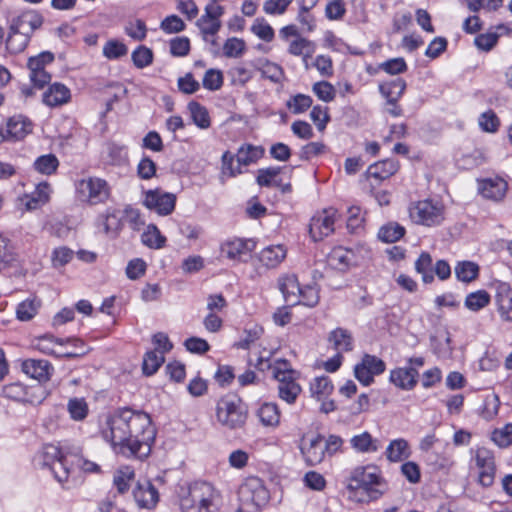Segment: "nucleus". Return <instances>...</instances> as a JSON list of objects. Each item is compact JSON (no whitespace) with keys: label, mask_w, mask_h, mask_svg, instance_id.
Listing matches in <instances>:
<instances>
[{"label":"nucleus","mask_w":512,"mask_h":512,"mask_svg":"<svg viewBox=\"0 0 512 512\" xmlns=\"http://www.w3.org/2000/svg\"><path fill=\"white\" fill-rule=\"evenodd\" d=\"M328 343L336 353L349 352L353 349L354 340L352 334L341 327L333 329L328 335Z\"/></svg>","instance_id":"f704fd0d"},{"label":"nucleus","mask_w":512,"mask_h":512,"mask_svg":"<svg viewBox=\"0 0 512 512\" xmlns=\"http://www.w3.org/2000/svg\"><path fill=\"white\" fill-rule=\"evenodd\" d=\"M59 166L58 158L52 154H44L37 157L33 162V168L36 172L42 175H52L56 172Z\"/></svg>","instance_id":"de8ad7c7"},{"label":"nucleus","mask_w":512,"mask_h":512,"mask_svg":"<svg viewBox=\"0 0 512 512\" xmlns=\"http://www.w3.org/2000/svg\"><path fill=\"white\" fill-rule=\"evenodd\" d=\"M238 500L247 512H256L265 507L270 500V492L264 481L256 476H249L240 484Z\"/></svg>","instance_id":"6e6552de"},{"label":"nucleus","mask_w":512,"mask_h":512,"mask_svg":"<svg viewBox=\"0 0 512 512\" xmlns=\"http://www.w3.org/2000/svg\"><path fill=\"white\" fill-rule=\"evenodd\" d=\"M414 266L416 272L421 275L423 283L430 284L434 281L433 260L428 252H422Z\"/></svg>","instance_id":"a18cd8bd"},{"label":"nucleus","mask_w":512,"mask_h":512,"mask_svg":"<svg viewBox=\"0 0 512 512\" xmlns=\"http://www.w3.org/2000/svg\"><path fill=\"white\" fill-rule=\"evenodd\" d=\"M180 512H219L222 496L211 483L196 481L179 495Z\"/></svg>","instance_id":"7ed1b4c3"},{"label":"nucleus","mask_w":512,"mask_h":512,"mask_svg":"<svg viewBox=\"0 0 512 512\" xmlns=\"http://www.w3.org/2000/svg\"><path fill=\"white\" fill-rule=\"evenodd\" d=\"M77 198L89 205L103 204L111 196V187L100 177L90 176L79 180L75 185Z\"/></svg>","instance_id":"9b49d317"},{"label":"nucleus","mask_w":512,"mask_h":512,"mask_svg":"<svg viewBox=\"0 0 512 512\" xmlns=\"http://www.w3.org/2000/svg\"><path fill=\"white\" fill-rule=\"evenodd\" d=\"M405 234V228L398 223L383 225L378 231V238L385 243H393L401 239Z\"/></svg>","instance_id":"4d7b16f0"},{"label":"nucleus","mask_w":512,"mask_h":512,"mask_svg":"<svg viewBox=\"0 0 512 512\" xmlns=\"http://www.w3.org/2000/svg\"><path fill=\"white\" fill-rule=\"evenodd\" d=\"M406 89V82L397 78L379 85V90L388 103H396Z\"/></svg>","instance_id":"a19ab883"},{"label":"nucleus","mask_w":512,"mask_h":512,"mask_svg":"<svg viewBox=\"0 0 512 512\" xmlns=\"http://www.w3.org/2000/svg\"><path fill=\"white\" fill-rule=\"evenodd\" d=\"M495 302L502 320L512 322V287L508 283H498Z\"/></svg>","instance_id":"bb28decb"},{"label":"nucleus","mask_w":512,"mask_h":512,"mask_svg":"<svg viewBox=\"0 0 512 512\" xmlns=\"http://www.w3.org/2000/svg\"><path fill=\"white\" fill-rule=\"evenodd\" d=\"M478 125L483 132L495 133L500 127V119L492 109H488L479 115Z\"/></svg>","instance_id":"0e129e2a"},{"label":"nucleus","mask_w":512,"mask_h":512,"mask_svg":"<svg viewBox=\"0 0 512 512\" xmlns=\"http://www.w3.org/2000/svg\"><path fill=\"white\" fill-rule=\"evenodd\" d=\"M33 130L34 122L28 116L22 113L14 114L7 118L4 125L0 126V144L23 141L32 134Z\"/></svg>","instance_id":"4468645a"},{"label":"nucleus","mask_w":512,"mask_h":512,"mask_svg":"<svg viewBox=\"0 0 512 512\" xmlns=\"http://www.w3.org/2000/svg\"><path fill=\"white\" fill-rule=\"evenodd\" d=\"M30 41V35L27 31H22L18 26L12 23L6 39V49L10 54H19L23 52Z\"/></svg>","instance_id":"c9c22d12"},{"label":"nucleus","mask_w":512,"mask_h":512,"mask_svg":"<svg viewBox=\"0 0 512 512\" xmlns=\"http://www.w3.org/2000/svg\"><path fill=\"white\" fill-rule=\"evenodd\" d=\"M333 391L334 385L328 376H317L310 381V396L320 403V411L325 414L333 412L336 409L334 400L330 398Z\"/></svg>","instance_id":"dca6fc26"},{"label":"nucleus","mask_w":512,"mask_h":512,"mask_svg":"<svg viewBox=\"0 0 512 512\" xmlns=\"http://www.w3.org/2000/svg\"><path fill=\"white\" fill-rule=\"evenodd\" d=\"M304 487L315 492H322L327 486L325 476L315 470L307 471L302 478Z\"/></svg>","instance_id":"bf43d9fd"},{"label":"nucleus","mask_w":512,"mask_h":512,"mask_svg":"<svg viewBox=\"0 0 512 512\" xmlns=\"http://www.w3.org/2000/svg\"><path fill=\"white\" fill-rule=\"evenodd\" d=\"M34 394L33 388H29L20 382L10 383L2 388V395L5 398L30 404L40 403L42 399H36Z\"/></svg>","instance_id":"c85d7f7f"},{"label":"nucleus","mask_w":512,"mask_h":512,"mask_svg":"<svg viewBox=\"0 0 512 512\" xmlns=\"http://www.w3.org/2000/svg\"><path fill=\"white\" fill-rule=\"evenodd\" d=\"M469 473L478 485L491 487L496 478L497 466L494 452L485 446L470 449Z\"/></svg>","instance_id":"423d86ee"},{"label":"nucleus","mask_w":512,"mask_h":512,"mask_svg":"<svg viewBox=\"0 0 512 512\" xmlns=\"http://www.w3.org/2000/svg\"><path fill=\"white\" fill-rule=\"evenodd\" d=\"M187 110L195 126L205 130L211 126V118L208 109L196 101L187 104Z\"/></svg>","instance_id":"ea45409f"},{"label":"nucleus","mask_w":512,"mask_h":512,"mask_svg":"<svg viewBox=\"0 0 512 512\" xmlns=\"http://www.w3.org/2000/svg\"><path fill=\"white\" fill-rule=\"evenodd\" d=\"M71 100V91L63 83L54 82L44 91L42 101L48 107H58Z\"/></svg>","instance_id":"cd10ccee"},{"label":"nucleus","mask_w":512,"mask_h":512,"mask_svg":"<svg viewBox=\"0 0 512 512\" xmlns=\"http://www.w3.org/2000/svg\"><path fill=\"white\" fill-rule=\"evenodd\" d=\"M313 100L309 95L298 93L286 102L287 108L293 114H302L312 106Z\"/></svg>","instance_id":"e2e57ef3"},{"label":"nucleus","mask_w":512,"mask_h":512,"mask_svg":"<svg viewBox=\"0 0 512 512\" xmlns=\"http://www.w3.org/2000/svg\"><path fill=\"white\" fill-rule=\"evenodd\" d=\"M367 252L364 245H357L353 248L336 246L328 254L327 263L332 269L345 272L351 267L357 266Z\"/></svg>","instance_id":"ddd939ff"},{"label":"nucleus","mask_w":512,"mask_h":512,"mask_svg":"<svg viewBox=\"0 0 512 512\" xmlns=\"http://www.w3.org/2000/svg\"><path fill=\"white\" fill-rule=\"evenodd\" d=\"M491 441L499 448H506L512 444V423L496 428L491 432Z\"/></svg>","instance_id":"338daca9"},{"label":"nucleus","mask_w":512,"mask_h":512,"mask_svg":"<svg viewBox=\"0 0 512 512\" xmlns=\"http://www.w3.org/2000/svg\"><path fill=\"white\" fill-rule=\"evenodd\" d=\"M0 257L1 263L8 266H18L20 258L18 253L14 251L11 240L0 232Z\"/></svg>","instance_id":"09e8293b"},{"label":"nucleus","mask_w":512,"mask_h":512,"mask_svg":"<svg viewBox=\"0 0 512 512\" xmlns=\"http://www.w3.org/2000/svg\"><path fill=\"white\" fill-rule=\"evenodd\" d=\"M351 448L361 454H372L380 449V441L368 431L353 435L349 440Z\"/></svg>","instance_id":"473e14b6"},{"label":"nucleus","mask_w":512,"mask_h":512,"mask_svg":"<svg viewBox=\"0 0 512 512\" xmlns=\"http://www.w3.org/2000/svg\"><path fill=\"white\" fill-rule=\"evenodd\" d=\"M386 490V480L375 465L356 467L348 479L349 498L357 503L377 500Z\"/></svg>","instance_id":"f03ea898"},{"label":"nucleus","mask_w":512,"mask_h":512,"mask_svg":"<svg viewBox=\"0 0 512 512\" xmlns=\"http://www.w3.org/2000/svg\"><path fill=\"white\" fill-rule=\"evenodd\" d=\"M412 454L409 442L402 437L392 439L386 449L385 456L388 462L398 463L408 459Z\"/></svg>","instance_id":"72a5a7b5"},{"label":"nucleus","mask_w":512,"mask_h":512,"mask_svg":"<svg viewBox=\"0 0 512 512\" xmlns=\"http://www.w3.org/2000/svg\"><path fill=\"white\" fill-rule=\"evenodd\" d=\"M478 193L486 200L501 202L508 191V182L505 178L495 175L477 179Z\"/></svg>","instance_id":"aec40b11"},{"label":"nucleus","mask_w":512,"mask_h":512,"mask_svg":"<svg viewBox=\"0 0 512 512\" xmlns=\"http://www.w3.org/2000/svg\"><path fill=\"white\" fill-rule=\"evenodd\" d=\"M297 305L314 307L319 302V290L315 284L301 286V292L297 294Z\"/></svg>","instance_id":"680f3d73"},{"label":"nucleus","mask_w":512,"mask_h":512,"mask_svg":"<svg viewBox=\"0 0 512 512\" xmlns=\"http://www.w3.org/2000/svg\"><path fill=\"white\" fill-rule=\"evenodd\" d=\"M52 188L46 181H42L35 186L30 193H24L17 198L18 204L22 207V212L34 211L40 209L50 201Z\"/></svg>","instance_id":"412c9836"},{"label":"nucleus","mask_w":512,"mask_h":512,"mask_svg":"<svg viewBox=\"0 0 512 512\" xmlns=\"http://www.w3.org/2000/svg\"><path fill=\"white\" fill-rule=\"evenodd\" d=\"M131 60L136 68L144 69L153 63L154 53L149 47L139 45L132 51Z\"/></svg>","instance_id":"6e6d98bb"},{"label":"nucleus","mask_w":512,"mask_h":512,"mask_svg":"<svg viewBox=\"0 0 512 512\" xmlns=\"http://www.w3.org/2000/svg\"><path fill=\"white\" fill-rule=\"evenodd\" d=\"M257 242L253 238L228 237L219 246L220 256L234 264L247 263L255 251Z\"/></svg>","instance_id":"f8f14e48"},{"label":"nucleus","mask_w":512,"mask_h":512,"mask_svg":"<svg viewBox=\"0 0 512 512\" xmlns=\"http://www.w3.org/2000/svg\"><path fill=\"white\" fill-rule=\"evenodd\" d=\"M257 416L263 426L276 428L280 424L281 413L276 403H262L257 410Z\"/></svg>","instance_id":"4c0bfd02"},{"label":"nucleus","mask_w":512,"mask_h":512,"mask_svg":"<svg viewBox=\"0 0 512 512\" xmlns=\"http://www.w3.org/2000/svg\"><path fill=\"white\" fill-rule=\"evenodd\" d=\"M454 272L458 281L469 283L477 278L479 266L472 261H460L456 264Z\"/></svg>","instance_id":"8fccbe9b"},{"label":"nucleus","mask_w":512,"mask_h":512,"mask_svg":"<svg viewBox=\"0 0 512 512\" xmlns=\"http://www.w3.org/2000/svg\"><path fill=\"white\" fill-rule=\"evenodd\" d=\"M298 378L278 383V396L287 404H294L300 395L302 388L297 382Z\"/></svg>","instance_id":"37998d69"},{"label":"nucleus","mask_w":512,"mask_h":512,"mask_svg":"<svg viewBox=\"0 0 512 512\" xmlns=\"http://www.w3.org/2000/svg\"><path fill=\"white\" fill-rule=\"evenodd\" d=\"M316 51V45L313 41L300 36L288 41L287 52L295 57H300L302 62L307 66L308 60Z\"/></svg>","instance_id":"2f4dec72"},{"label":"nucleus","mask_w":512,"mask_h":512,"mask_svg":"<svg viewBox=\"0 0 512 512\" xmlns=\"http://www.w3.org/2000/svg\"><path fill=\"white\" fill-rule=\"evenodd\" d=\"M133 497L140 508L152 509L159 501V492L149 480L138 481Z\"/></svg>","instance_id":"b1692460"},{"label":"nucleus","mask_w":512,"mask_h":512,"mask_svg":"<svg viewBox=\"0 0 512 512\" xmlns=\"http://www.w3.org/2000/svg\"><path fill=\"white\" fill-rule=\"evenodd\" d=\"M41 306V301L37 297H28L20 302L16 307V318L19 321H29L35 317Z\"/></svg>","instance_id":"c03bdc74"},{"label":"nucleus","mask_w":512,"mask_h":512,"mask_svg":"<svg viewBox=\"0 0 512 512\" xmlns=\"http://www.w3.org/2000/svg\"><path fill=\"white\" fill-rule=\"evenodd\" d=\"M399 169V164L393 159H385L370 165L367 175L376 180H385L394 175Z\"/></svg>","instance_id":"e433bc0d"},{"label":"nucleus","mask_w":512,"mask_h":512,"mask_svg":"<svg viewBox=\"0 0 512 512\" xmlns=\"http://www.w3.org/2000/svg\"><path fill=\"white\" fill-rule=\"evenodd\" d=\"M418 381V371L412 366L396 367L390 371L389 382L398 389L410 391Z\"/></svg>","instance_id":"a878e982"},{"label":"nucleus","mask_w":512,"mask_h":512,"mask_svg":"<svg viewBox=\"0 0 512 512\" xmlns=\"http://www.w3.org/2000/svg\"><path fill=\"white\" fill-rule=\"evenodd\" d=\"M263 155L264 149L261 146L247 143L241 145L235 155L230 151H225L221 157L222 180L245 173V168L256 163Z\"/></svg>","instance_id":"20e7f679"},{"label":"nucleus","mask_w":512,"mask_h":512,"mask_svg":"<svg viewBox=\"0 0 512 512\" xmlns=\"http://www.w3.org/2000/svg\"><path fill=\"white\" fill-rule=\"evenodd\" d=\"M75 252L67 246L55 247L51 252V265L54 269H60L71 262Z\"/></svg>","instance_id":"052dcab7"},{"label":"nucleus","mask_w":512,"mask_h":512,"mask_svg":"<svg viewBox=\"0 0 512 512\" xmlns=\"http://www.w3.org/2000/svg\"><path fill=\"white\" fill-rule=\"evenodd\" d=\"M338 211L329 207L313 215L309 224V232L314 241H320L334 232Z\"/></svg>","instance_id":"f3484780"},{"label":"nucleus","mask_w":512,"mask_h":512,"mask_svg":"<svg viewBox=\"0 0 512 512\" xmlns=\"http://www.w3.org/2000/svg\"><path fill=\"white\" fill-rule=\"evenodd\" d=\"M323 46L331 51L341 54H357L343 39L336 36L332 31H326L323 36Z\"/></svg>","instance_id":"5fc2aeb1"},{"label":"nucleus","mask_w":512,"mask_h":512,"mask_svg":"<svg viewBox=\"0 0 512 512\" xmlns=\"http://www.w3.org/2000/svg\"><path fill=\"white\" fill-rule=\"evenodd\" d=\"M166 241V237L155 224H148L141 234L142 244L153 250L164 248Z\"/></svg>","instance_id":"58836bf2"},{"label":"nucleus","mask_w":512,"mask_h":512,"mask_svg":"<svg viewBox=\"0 0 512 512\" xmlns=\"http://www.w3.org/2000/svg\"><path fill=\"white\" fill-rule=\"evenodd\" d=\"M147 26L141 19H133L126 23L125 34L135 41H143L147 37Z\"/></svg>","instance_id":"774afa93"},{"label":"nucleus","mask_w":512,"mask_h":512,"mask_svg":"<svg viewBox=\"0 0 512 512\" xmlns=\"http://www.w3.org/2000/svg\"><path fill=\"white\" fill-rule=\"evenodd\" d=\"M385 368V362L381 358L364 354L361 361L354 366V376L363 386H369L374 377L382 374Z\"/></svg>","instance_id":"6ab92c4d"},{"label":"nucleus","mask_w":512,"mask_h":512,"mask_svg":"<svg viewBox=\"0 0 512 512\" xmlns=\"http://www.w3.org/2000/svg\"><path fill=\"white\" fill-rule=\"evenodd\" d=\"M247 407L236 396H224L217 402L216 419L224 428L235 430L244 426L247 420Z\"/></svg>","instance_id":"9d476101"},{"label":"nucleus","mask_w":512,"mask_h":512,"mask_svg":"<svg viewBox=\"0 0 512 512\" xmlns=\"http://www.w3.org/2000/svg\"><path fill=\"white\" fill-rule=\"evenodd\" d=\"M164 360L165 357L162 355V353H158L157 351L153 350L148 351L143 358V373L147 376L153 375L164 363Z\"/></svg>","instance_id":"69168bd1"},{"label":"nucleus","mask_w":512,"mask_h":512,"mask_svg":"<svg viewBox=\"0 0 512 512\" xmlns=\"http://www.w3.org/2000/svg\"><path fill=\"white\" fill-rule=\"evenodd\" d=\"M197 26L202 34L203 39L206 42L215 44L214 36L218 33L221 27L220 20H215L203 14L198 19Z\"/></svg>","instance_id":"49530a36"},{"label":"nucleus","mask_w":512,"mask_h":512,"mask_svg":"<svg viewBox=\"0 0 512 512\" xmlns=\"http://www.w3.org/2000/svg\"><path fill=\"white\" fill-rule=\"evenodd\" d=\"M43 23L42 17L33 11L22 13L13 24L19 27L22 31H27L30 35L31 32L39 28Z\"/></svg>","instance_id":"603ef678"},{"label":"nucleus","mask_w":512,"mask_h":512,"mask_svg":"<svg viewBox=\"0 0 512 512\" xmlns=\"http://www.w3.org/2000/svg\"><path fill=\"white\" fill-rule=\"evenodd\" d=\"M98 433L115 455L145 459L155 444L157 429L147 412L123 407L99 419Z\"/></svg>","instance_id":"f257e3e1"},{"label":"nucleus","mask_w":512,"mask_h":512,"mask_svg":"<svg viewBox=\"0 0 512 512\" xmlns=\"http://www.w3.org/2000/svg\"><path fill=\"white\" fill-rule=\"evenodd\" d=\"M21 371L39 382H47L50 380L54 369L47 360L26 359L21 362Z\"/></svg>","instance_id":"393cba45"},{"label":"nucleus","mask_w":512,"mask_h":512,"mask_svg":"<svg viewBox=\"0 0 512 512\" xmlns=\"http://www.w3.org/2000/svg\"><path fill=\"white\" fill-rule=\"evenodd\" d=\"M128 53L125 43L117 39L108 40L102 49L103 56L108 60H117Z\"/></svg>","instance_id":"13d9d810"},{"label":"nucleus","mask_w":512,"mask_h":512,"mask_svg":"<svg viewBox=\"0 0 512 512\" xmlns=\"http://www.w3.org/2000/svg\"><path fill=\"white\" fill-rule=\"evenodd\" d=\"M142 205L159 216L170 215L176 206V195L161 189H149L142 194Z\"/></svg>","instance_id":"2eb2a0df"},{"label":"nucleus","mask_w":512,"mask_h":512,"mask_svg":"<svg viewBox=\"0 0 512 512\" xmlns=\"http://www.w3.org/2000/svg\"><path fill=\"white\" fill-rule=\"evenodd\" d=\"M135 478V471L131 466H122L114 474L113 484L120 493L129 490L131 482Z\"/></svg>","instance_id":"3c124183"},{"label":"nucleus","mask_w":512,"mask_h":512,"mask_svg":"<svg viewBox=\"0 0 512 512\" xmlns=\"http://www.w3.org/2000/svg\"><path fill=\"white\" fill-rule=\"evenodd\" d=\"M489 303L490 295L485 290H477L475 292L469 293L465 297L464 301L465 307L472 312H477L485 308Z\"/></svg>","instance_id":"864d4df0"},{"label":"nucleus","mask_w":512,"mask_h":512,"mask_svg":"<svg viewBox=\"0 0 512 512\" xmlns=\"http://www.w3.org/2000/svg\"><path fill=\"white\" fill-rule=\"evenodd\" d=\"M288 249L284 244H271L261 249L259 261L268 269L277 268L287 257Z\"/></svg>","instance_id":"c756f323"},{"label":"nucleus","mask_w":512,"mask_h":512,"mask_svg":"<svg viewBox=\"0 0 512 512\" xmlns=\"http://www.w3.org/2000/svg\"><path fill=\"white\" fill-rule=\"evenodd\" d=\"M408 215L414 224L435 227L445 219V206L436 198H425L413 201L408 206Z\"/></svg>","instance_id":"0eeeda50"},{"label":"nucleus","mask_w":512,"mask_h":512,"mask_svg":"<svg viewBox=\"0 0 512 512\" xmlns=\"http://www.w3.org/2000/svg\"><path fill=\"white\" fill-rule=\"evenodd\" d=\"M300 452L308 466H317L325 459L324 437L320 434L305 436L300 443Z\"/></svg>","instance_id":"4be33fe9"},{"label":"nucleus","mask_w":512,"mask_h":512,"mask_svg":"<svg viewBox=\"0 0 512 512\" xmlns=\"http://www.w3.org/2000/svg\"><path fill=\"white\" fill-rule=\"evenodd\" d=\"M34 347L42 354L66 358L81 357L89 351V348L81 339H63L52 334L37 337L34 341Z\"/></svg>","instance_id":"39448f33"},{"label":"nucleus","mask_w":512,"mask_h":512,"mask_svg":"<svg viewBox=\"0 0 512 512\" xmlns=\"http://www.w3.org/2000/svg\"><path fill=\"white\" fill-rule=\"evenodd\" d=\"M35 462L42 468H47L55 480L64 485L70 477V467L61 448L55 444H45L37 452Z\"/></svg>","instance_id":"1a4fd4ad"},{"label":"nucleus","mask_w":512,"mask_h":512,"mask_svg":"<svg viewBox=\"0 0 512 512\" xmlns=\"http://www.w3.org/2000/svg\"><path fill=\"white\" fill-rule=\"evenodd\" d=\"M278 288L289 306L297 305V294L301 292V285L296 275L283 274L278 278Z\"/></svg>","instance_id":"7c9ffc66"},{"label":"nucleus","mask_w":512,"mask_h":512,"mask_svg":"<svg viewBox=\"0 0 512 512\" xmlns=\"http://www.w3.org/2000/svg\"><path fill=\"white\" fill-rule=\"evenodd\" d=\"M273 378L278 382L298 378V372L294 370L286 359H276L269 365Z\"/></svg>","instance_id":"79ce46f5"},{"label":"nucleus","mask_w":512,"mask_h":512,"mask_svg":"<svg viewBox=\"0 0 512 512\" xmlns=\"http://www.w3.org/2000/svg\"><path fill=\"white\" fill-rule=\"evenodd\" d=\"M97 225L108 237H117L124 227L122 210L107 208L103 214L99 215Z\"/></svg>","instance_id":"5701e85b"},{"label":"nucleus","mask_w":512,"mask_h":512,"mask_svg":"<svg viewBox=\"0 0 512 512\" xmlns=\"http://www.w3.org/2000/svg\"><path fill=\"white\" fill-rule=\"evenodd\" d=\"M54 59V54L49 51H42L28 59L29 78L36 88L42 89L50 82L51 75L46 71V67L52 64Z\"/></svg>","instance_id":"a211bd4d"}]
</instances>
